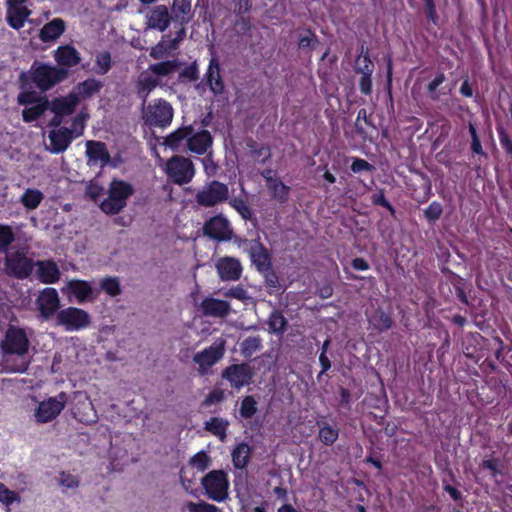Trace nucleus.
<instances>
[{
	"label": "nucleus",
	"instance_id": "e2e57ef3",
	"mask_svg": "<svg viewBox=\"0 0 512 512\" xmlns=\"http://www.w3.org/2000/svg\"><path fill=\"white\" fill-rule=\"evenodd\" d=\"M370 169L371 165L363 159H356L351 165V170L355 173Z\"/></svg>",
	"mask_w": 512,
	"mask_h": 512
},
{
	"label": "nucleus",
	"instance_id": "423d86ee",
	"mask_svg": "<svg viewBox=\"0 0 512 512\" xmlns=\"http://www.w3.org/2000/svg\"><path fill=\"white\" fill-rule=\"evenodd\" d=\"M205 492L213 501L222 502L228 498L229 481L222 470H213L201 479Z\"/></svg>",
	"mask_w": 512,
	"mask_h": 512
},
{
	"label": "nucleus",
	"instance_id": "bb28decb",
	"mask_svg": "<svg viewBox=\"0 0 512 512\" xmlns=\"http://www.w3.org/2000/svg\"><path fill=\"white\" fill-rule=\"evenodd\" d=\"M191 132V126H184L164 138L163 145L172 149L179 150L186 147Z\"/></svg>",
	"mask_w": 512,
	"mask_h": 512
},
{
	"label": "nucleus",
	"instance_id": "5fc2aeb1",
	"mask_svg": "<svg viewBox=\"0 0 512 512\" xmlns=\"http://www.w3.org/2000/svg\"><path fill=\"white\" fill-rule=\"evenodd\" d=\"M69 129L73 132L74 139L80 137L85 129V116L80 114L74 117L72 120V127Z\"/></svg>",
	"mask_w": 512,
	"mask_h": 512
},
{
	"label": "nucleus",
	"instance_id": "0eeeda50",
	"mask_svg": "<svg viewBox=\"0 0 512 512\" xmlns=\"http://www.w3.org/2000/svg\"><path fill=\"white\" fill-rule=\"evenodd\" d=\"M128 199V183L113 180L110 184L108 197L100 204L101 210L106 214H117L126 206Z\"/></svg>",
	"mask_w": 512,
	"mask_h": 512
},
{
	"label": "nucleus",
	"instance_id": "6e6552de",
	"mask_svg": "<svg viewBox=\"0 0 512 512\" xmlns=\"http://www.w3.org/2000/svg\"><path fill=\"white\" fill-rule=\"evenodd\" d=\"M1 346L4 354L23 356L29 350V339L24 329L9 326Z\"/></svg>",
	"mask_w": 512,
	"mask_h": 512
},
{
	"label": "nucleus",
	"instance_id": "603ef678",
	"mask_svg": "<svg viewBox=\"0 0 512 512\" xmlns=\"http://www.w3.org/2000/svg\"><path fill=\"white\" fill-rule=\"evenodd\" d=\"M17 101L20 105H31L34 103H38L40 101V98L35 91L30 90L19 93Z\"/></svg>",
	"mask_w": 512,
	"mask_h": 512
},
{
	"label": "nucleus",
	"instance_id": "7ed1b4c3",
	"mask_svg": "<svg viewBox=\"0 0 512 512\" xmlns=\"http://www.w3.org/2000/svg\"><path fill=\"white\" fill-rule=\"evenodd\" d=\"M164 171L167 177L177 185L190 183L196 172L193 162L182 155H175L168 159Z\"/></svg>",
	"mask_w": 512,
	"mask_h": 512
},
{
	"label": "nucleus",
	"instance_id": "72a5a7b5",
	"mask_svg": "<svg viewBox=\"0 0 512 512\" xmlns=\"http://www.w3.org/2000/svg\"><path fill=\"white\" fill-rule=\"evenodd\" d=\"M103 87V83L94 78H88L77 85L78 94L86 99L98 93Z\"/></svg>",
	"mask_w": 512,
	"mask_h": 512
},
{
	"label": "nucleus",
	"instance_id": "6e6d98bb",
	"mask_svg": "<svg viewBox=\"0 0 512 512\" xmlns=\"http://www.w3.org/2000/svg\"><path fill=\"white\" fill-rule=\"evenodd\" d=\"M230 204L243 219H249L251 217V211L242 199H233Z\"/></svg>",
	"mask_w": 512,
	"mask_h": 512
},
{
	"label": "nucleus",
	"instance_id": "c9c22d12",
	"mask_svg": "<svg viewBox=\"0 0 512 512\" xmlns=\"http://www.w3.org/2000/svg\"><path fill=\"white\" fill-rule=\"evenodd\" d=\"M49 106V102L44 100L42 102L37 103L36 105L25 108L22 111L23 121L26 123H31L39 119L47 110Z\"/></svg>",
	"mask_w": 512,
	"mask_h": 512
},
{
	"label": "nucleus",
	"instance_id": "3c124183",
	"mask_svg": "<svg viewBox=\"0 0 512 512\" xmlns=\"http://www.w3.org/2000/svg\"><path fill=\"white\" fill-rule=\"evenodd\" d=\"M188 512H219L218 507L206 502H189L185 505Z\"/></svg>",
	"mask_w": 512,
	"mask_h": 512
},
{
	"label": "nucleus",
	"instance_id": "de8ad7c7",
	"mask_svg": "<svg viewBox=\"0 0 512 512\" xmlns=\"http://www.w3.org/2000/svg\"><path fill=\"white\" fill-rule=\"evenodd\" d=\"M189 463L193 468L203 472L210 465V457L205 452H199L190 459Z\"/></svg>",
	"mask_w": 512,
	"mask_h": 512
},
{
	"label": "nucleus",
	"instance_id": "09e8293b",
	"mask_svg": "<svg viewBox=\"0 0 512 512\" xmlns=\"http://www.w3.org/2000/svg\"><path fill=\"white\" fill-rule=\"evenodd\" d=\"M0 502L9 506L14 502H20V496L17 492L8 489L0 482Z\"/></svg>",
	"mask_w": 512,
	"mask_h": 512
},
{
	"label": "nucleus",
	"instance_id": "2eb2a0df",
	"mask_svg": "<svg viewBox=\"0 0 512 512\" xmlns=\"http://www.w3.org/2000/svg\"><path fill=\"white\" fill-rule=\"evenodd\" d=\"M87 163L90 166L105 167L111 163V156L104 142L88 140L86 142Z\"/></svg>",
	"mask_w": 512,
	"mask_h": 512
},
{
	"label": "nucleus",
	"instance_id": "393cba45",
	"mask_svg": "<svg viewBox=\"0 0 512 512\" xmlns=\"http://www.w3.org/2000/svg\"><path fill=\"white\" fill-rule=\"evenodd\" d=\"M170 14L165 5L154 7L148 15V26L160 31H164L170 23Z\"/></svg>",
	"mask_w": 512,
	"mask_h": 512
},
{
	"label": "nucleus",
	"instance_id": "4c0bfd02",
	"mask_svg": "<svg viewBox=\"0 0 512 512\" xmlns=\"http://www.w3.org/2000/svg\"><path fill=\"white\" fill-rule=\"evenodd\" d=\"M180 66V63L176 60H168L160 63H156L150 66L149 70L153 74L159 76H167L175 72Z\"/></svg>",
	"mask_w": 512,
	"mask_h": 512
},
{
	"label": "nucleus",
	"instance_id": "37998d69",
	"mask_svg": "<svg viewBox=\"0 0 512 512\" xmlns=\"http://www.w3.org/2000/svg\"><path fill=\"white\" fill-rule=\"evenodd\" d=\"M100 288L109 296L116 297L120 295V283L116 277H105L100 282Z\"/></svg>",
	"mask_w": 512,
	"mask_h": 512
},
{
	"label": "nucleus",
	"instance_id": "39448f33",
	"mask_svg": "<svg viewBox=\"0 0 512 512\" xmlns=\"http://www.w3.org/2000/svg\"><path fill=\"white\" fill-rule=\"evenodd\" d=\"M35 261L27 257L26 253L20 250L9 253L4 259L5 273L13 278L24 280L31 276Z\"/></svg>",
	"mask_w": 512,
	"mask_h": 512
},
{
	"label": "nucleus",
	"instance_id": "1a4fd4ad",
	"mask_svg": "<svg viewBox=\"0 0 512 512\" xmlns=\"http://www.w3.org/2000/svg\"><path fill=\"white\" fill-rule=\"evenodd\" d=\"M228 194L227 185L219 181H212L197 192L195 199L201 206L212 207L225 201Z\"/></svg>",
	"mask_w": 512,
	"mask_h": 512
},
{
	"label": "nucleus",
	"instance_id": "b1692460",
	"mask_svg": "<svg viewBox=\"0 0 512 512\" xmlns=\"http://www.w3.org/2000/svg\"><path fill=\"white\" fill-rule=\"evenodd\" d=\"M65 28V22L61 18H54L41 28L39 38L45 43L54 41L65 32Z\"/></svg>",
	"mask_w": 512,
	"mask_h": 512
},
{
	"label": "nucleus",
	"instance_id": "a878e982",
	"mask_svg": "<svg viewBox=\"0 0 512 512\" xmlns=\"http://www.w3.org/2000/svg\"><path fill=\"white\" fill-rule=\"evenodd\" d=\"M29 15L30 10L26 6H8L6 20L11 28L19 30L24 26Z\"/></svg>",
	"mask_w": 512,
	"mask_h": 512
},
{
	"label": "nucleus",
	"instance_id": "bf43d9fd",
	"mask_svg": "<svg viewBox=\"0 0 512 512\" xmlns=\"http://www.w3.org/2000/svg\"><path fill=\"white\" fill-rule=\"evenodd\" d=\"M86 193L92 200L97 201V199L103 194V187L95 183H90L86 187Z\"/></svg>",
	"mask_w": 512,
	"mask_h": 512
},
{
	"label": "nucleus",
	"instance_id": "dca6fc26",
	"mask_svg": "<svg viewBox=\"0 0 512 512\" xmlns=\"http://www.w3.org/2000/svg\"><path fill=\"white\" fill-rule=\"evenodd\" d=\"M215 268L222 281H236L242 273L239 260L229 256L219 258L215 263Z\"/></svg>",
	"mask_w": 512,
	"mask_h": 512
},
{
	"label": "nucleus",
	"instance_id": "f257e3e1",
	"mask_svg": "<svg viewBox=\"0 0 512 512\" xmlns=\"http://www.w3.org/2000/svg\"><path fill=\"white\" fill-rule=\"evenodd\" d=\"M67 77V69L35 60L27 72L20 74L19 80L22 87L34 84L40 91L46 92Z\"/></svg>",
	"mask_w": 512,
	"mask_h": 512
},
{
	"label": "nucleus",
	"instance_id": "ddd939ff",
	"mask_svg": "<svg viewBox=\"0 0 512 512\" xmlns=\"http://www.w3.org/2000/svg\"><path fill=\"white\" fill-rule=\"evenodd\" d=\"M222 377L229 381L231 387L239 390L251 382L253 371L247 364H234L223 371Z\"/></svg>",
	"mask_w": 512,
	"mask_h": 512
},
{
	"label": "nucleus",
	"instance_id": "338daca9",
	"mask_svg": "<svg viewBox=\"0 0 512 512\" xmlns=\"http://www.w3.org/2000/svg\"><path fill=\"white\" fill-rule=\"evenodd\" d=\"M222 399H223V392L213 391L208 395V397L206 399V403L207 404H215V403H219L220 401H222Z\"/></svg>",
	"mask_w": 512,
	"mask_h": 512
},
{
	"label": "nucleus",
	"instance_id": "79ce46f5",
	"mask_svg": "<svg viewBox=\"0 0 512 512\" xmlns=\"http://www.w3.org/2000/svg\"><path fill=\"white\" fill-rule=\"evenodd\" d=\"M111 69V55L109 52L104 51L96 55L94 72L99 75H104Z\"/></svg>",
	"mask_w": 512,
	"mask_h": 512
},
{
	"label": "nucleus",
	"instance_id": "2f4dec72",
	"mask_svg": "<svg viewBox=\"0 0 512 512\" xmlns=\"http://www.w3.org/2000/svg\"><path fill=\"white\" fill-rule=\"evenodd\" d=\"M250 256L253 263L260 271H268L269 259L268 255L262 245L253 243L250 246Z\"/></svg>",
	"mask_w": 512,
	"mask_h": 512
},
{
	"label": "nucleus",
	"instance_id": "20e7f679",
	"mask_svg": "<svg viewBox=\"0 0 512 512\" xmlns=\"http://www.w3.org/2000/svg\"><path fill=\"white\" fill-rule=\"evenodd\" d=\"M55 321L67 332L81 331L91 325V316L81 308L69 306L57 312Z\"/></svg>",
	"mask_w": 512,
	"mask_h": 512
},
{
	"label": "nucleus",
	"instance_id": "9b49d317",
	"mask_svg": "<svg viewBox=\"0 0 512 512\" xmlns=\"http://www.w3.org/2000/svg\"><path fill=\"white\" fill-rule=\"evenodd\" d=\"M173 115V108L167 101L157 100L147 107L144 119L150 125L165 127L171 123Z\"/></svg>",
	"mask_w": 512,
	"mask_h": 512
},
{
	"label": "nucleus",
	"instance_id": "c756f323",
	"mask_svg": "<svg viewBox=\"0 0 512 512\" xmlns=\"http://www.w3.org/2000/svg\"><path fill=\"white\" fill-rule=\"evenodd\" d=\"M233 465L237 469L245 468L250 460L251 448L247 443H239L231 452Z\"/></svg>",
	"mask_w": 512,
	"mask_h": 512
},
{
	"label": "nucleus",
	"instance_id": "49530a36",
	"mask_svg": "<svg viewBox=\"0 0 512 512\" xmlns=\"http://www.w3.org/2000/svg\"><path fill=\"white\" fill-rule=\"evenodd\" d=\"M257 411V403L252 396H246L240 406V415L243 418H251Z\"/></svg>",
	"mask_w": 512,
	"mask_h": 512
},
{
	"label": "nucleus",
	"instance_id": "6ab92c4d",
	"mask_svg": "<svg viewBox=\"0 0 512 512\" xmlns=\"http://www.w3.org/2000/svg\"><path fill=\"white\" fill-rule=\"evenodd\" d=\"M204 232L213 239L226 240L230 238L232 230L226 218L215 216L205 224Z\"/></svg>",
	"mask_w": 512,
	"mask_h": 512
},
{
	"label": "nucleus",
	"instance_id": "a19ab883",
	"mask_svg": "<svg viewBox=\"0 0 512 512\" xmlns=\"http://www.w3.org/2000/svg\"><path fill=\"white\" fill-rule=\"evenodd\" d=\"M261 348V339L258 336H250L242 341L240 350L244 357H251Z\"/></svg>",
	"mask_w": 512,
	"mask_h": 512
},
{
	"label": "nucleus",
	"instance_id": "680f3d73",
	"mask_svg": "<svg viewBox=\"0 0 512 512\" xmlns=\"http://www.w3.org/2000/svg\"><path fill=\"white\" fill-rule=\"evenodd\" d=\"M225 296L236 298L242 301L248 299L247 292L241 287H233L229 289L228 291L225 292Z\"/></svg>",
	"mask_w": 512,
	"mask_h": 512
},
{
	"label": "nucleus",
	"instance_id": "a211bd4d",
	"mask_svg": "<svg viewBox=\"0 0 512 512\" xmlns=\"http://www.w3.org/2000/svg\"><path fill=\"white\" fill-rule=\"evenodd\" d=\"M36 278L43 284H54L60 280L61 272L52 259L35 261Z\"/></svg>",
	"mask_w": 512,
	"mask_h": 512
},
{
	"label": "nucleus",
	"instance_id": "c03bdc74",
	"mask_svg": "<svg viewBox=\"0 0 512 512\" xmlns=\"http://www.w3.org/2000/svg\"><path fill=\"white\" fill-rule=\"evenodd\" d=\"M14 240L12 228L9 225L0 224V252H6Z\"/></svg>",
	"mask_w": 512,
	"mask_h": 512
},
{
	"label": "nucleus",
	"instance_id": "4d7b16f0",
	"mask_svg": "<svg viewBox=\"0 0 512 512\" xmlns=\"http://www.w3.org/2000/svg\"><path fill=\"white\" fill-rule=\"evenodd\" d=\"M442 214V207L439 203L433 202L425 210V216L430 221L437 220Z\"/></svg>",
	"mask_w": 512,
	"mask_h": 512
},
{
	"label": "nucleus",
	"instance_id": "a18cd8bd",
	"mask_svg": "<svg viewBox=\"0 0 512 512\" xmlns=\"http://www.w3.org/2000/svg\"><path fill=\"white\" fill-rule=\"evenodd\" d=\"M370 323L379 331L387 330L392 325L390 317L383 311H376L371 316Z\"/></svg>",
	"mask_w": 512,
	"mask_h": 512
},
{
	"label": "nucleus",
	"instance_id": "0e129e2a",
	"mask_svg": "<svg viewBox=\"0 0 512 512\" xmlns=\"http://www.w3.org/2000/svg\"><path fill=\"white\" fill-rule=\"evenodd\" d=\"M481 466L484 469L489 470L491 472L492 476H495L499 472L498 471V463L496 460H484L482 462Z\"/></svg>",
	"mask_w": 512,
	"mask_h": 512
},
{
	"label": "nucleus",
	"instance_id": "f3484780",
	"mask_svg": "<svg viewBox=\"0 0 512 512\" xmlns=\"http://www.w3.org/2000/svg\"><path fill=\"white\" fill-rule=\"evenodd\" d=\"M48 137L50 146L47 149L53 154L65 152L74 140L73 132L67 127L51 130Z\"/></svg>",
	"mask_w": 512,
	"mask_h": 512
},
{
	"label": "nucleus",
	"instance_id": "8fccbe9b",
	"mask_svg": "<svg viewBox=\"0 0 512 512\" xmlns=\"http://www.w3.org/2000/svg\"><path fill=\"white\" fill-rule=\"evenodd\" d=\"M286 326L284 316L279 312H273L269 318V328L274 333H281Z\"/></svg>",
	"mask_w": 512,
	"mask_h": 512
},
{
	"label": "nucleus",
	"instance_id": "412c9836",
	"mask_svg": "<svg viewBox=\"0 0 512 512\" xmlns=\"http://www.w3.org/2000/svg\"><path fill=\"white\" fill-rule=\"evenodd\" d=\"M79 98L76 94L70 93L65 97L54 98L50 103V110L59 117L68 116L74 113Z\"/></svg>",
	"mask_w": 512,
	"mask_h": 512
},
{
	"label": "nucleus",
	"instance_id": "13d9d810",
	"mask_svg": "<svg viewBox=\"0 0 512 512\" xmlns=\"http://www.w3.org/2000/svg\"><path fill=\"white\" fill-rule=\"evenodd\" d=\"M469 132H470L471 138H472L471 148H472L473 152L476 154H482V146H481L479 137L477 135L475 127L471 123L469 124Z\"/></svg>",
	"mask_w": 512,
	"mask_h": 512
},
{
	"label": "nucleus",
	"instance_id": "aec40b11",
	"mask_svg": "<svg viewBox=\"0 0 512 512\" xmlns=\"http://www.w3.org/2000/svg\"><path fill=\"white\" fill-rule=\"evenodd\" d=\"M54 59L60 68H71L81 62L80 53L70 45H61L54 51Z\"/></svg>",
	"mask_w": 512,
	"mask_h": 512
},
{
	"label": "nucleus",
	"instance_id": "f8f14e48",
	"mask_svg": "<svg viewBox=\"0 0 512 512\" xmlns=\"http://www.w3.org/2000/svg\"><path fill=\"white\" fill-rule=\"evenodd\" d=\"M36 304L40 315L45 320H49L54 315L56 316L57 312L61 310L58 292L52 287L44 288L39 293Z\"/></svg>",
	"mask_w": 512,
	"mask_h": 512
},
{
	"label": "nucleus",
	"instance_id": "7c9ffc66",
	"mask_svg": "<svg viewBox=\"0 0 512 512\" xmlns=\"http://www.w3.org/2000/svg\"><path fill=\"white\" fill-rule=\"evenodd\" d=\"M207 81L209 83L210 89L214 93L218 94L223 91L224 85L220 76L219 64L215 59L210 61L207 71Z\"/></svg>",
	"mask_w": 512,
	"mask_h": 512
},
{
	"label": "nucleus",
	"instance_id": "473e14b6",
	"mask_svg": "<svg viewBox=\"0 0 512 512\" xmlns=\"http://www.w3.org/2000/svg\"><path fill=\"white\" fill-rule=\"evenodd\" d=\"M228 425V421L219 417H212L205 423V429L218 437L221 441H224L226 439V430Z\"/></svg>",
	"mask_w": 512,
	"mask_h": 512
},
{
	"label": "nucleus",
	"instance_id": "58836bf2",
	"mask_svg": "<svg viewBox=\"0 0 512 512\" xmlns=\"http://www.w3.org/2000/svg\"><path fill=\"white\" fill-rule=\"evenodd\" d=\"M191 11V0H174L172 13L176 20H180L181 24L188 20Z\"/></svg>",
	"mask_w": 512,
	"mask_h": 512
},
{
	"label": "nucleus",
	"instance_id": "052dcab7",
	"mask_svg": "<svg viewBox=\"0 0 512 512\" xmlns=\"http://www.w3.org/2000/svg\"><path fill=\"white\" fill-rule=\"evenodd\" d=\"M61 484L66 488H75L79 485L78 479L70 473H61Z\"/></svg>",
	"mask_w": 512,
	"mask_h": 512
},
{
	"label": "nucleus",
	"instance_id": "5701e85b",
	"mask_svg": "<svg viewBox=\"0 0 512 512\" xmlns=\"http://www.w3.org/2000/svg\"><path fill=\"white\" fill-rule=\"evenodd\" d=\"M212 138L208 131H194L191 127L190 136L187 143V148L196 154H203L206 152L207 148L211 145Z\"/></svg>",
	"mask_w": 512,
	"mask_h": 512
},
{
	"label": "nucleus",
	"instance_id": "cd10ccee",
	"mask_svg": "<svg viewBox=\"0 0 512 512\" xmlns=\"http://www.w3.org/2000/svg\"><path fill=\"white\" fill-rule=\"evenodd\" d=\"M266 186L275 200L281 203H284L288 200L290 189L278 178L273 176H266Z\"/></svg>",
	"mask_w": 512,
	"mask_h": 512
},
{
	"label": "nucleus",
	"instance_id": "864d4df0",
	"mask_svg": "<svg viewBox=\"0 0 512 512\" xmlns=\"http://www.w3.org/2000/svg\"><path fill=\"white\" fill-rule=\"evenodd\" d=\"M357 65H358L357 70L362 75H371L372 74L374 65L367 55H364L363 57H359L357 59Z\"/></svg>",
	"mask_w": 512,
	"mask_h": 512
},
{
	"label": "nucleus",
	"instance_id": "ea45409f",
	"mask_svg": "<svg viewBox=\"0 0 512 512\" xmlns=\"http://www.w3.org/2000/svg\"><path fill=\"white\" fill-rule=\"evenodd\" d=\"M139 84L141 86L139 93L141 97L146 98L151 89L159 84L158 76L152 72H144L140 76Z\"/></svg>",
	"mask_w": 512,
	"mask_h": 512
},
{
	"label": "nucleus",
	"instance_id": "c85d7f7f",
	"mask_svg": "<svg viewBox=\"0 0 512 512\" xmlns=\"http://www.w3.org/2000/svg\"><path fill=\"white\" fill-rule=\"evenodd\" d=\"M176 50L175 42L170 41V36H165L158 44L151 48L150 56L160 60L174 56Z\"/></svg>",
	"mask_w": 512,
	"mask_h": 512
},
{
	"label": "nucleus",
	"instance_id": "69168bd1",
	"mask_svg": "<svg viewBox=\"0 0 512 512\" xmlns=\"http://www.w3.org/2000/svg\"><path fill=\"white\" fill-rule=\"evenodd\" d=\"M371 75H362L360 79V89L363 93L368 94L371 91Z\"/></svg>",
	"mask_w": 512,
	"mask_h": 512
},
{
	"label": "nucleus",
	"instance_id": "4468645a",
	"mask_svg": "<svg viewBox=\"0 0 512 512\" xmlns=\"http://www.w3.org/2000/svg\"><path fill=\"white\" fill-rule=\"evenodd\" d=\"M66 290L76 298L77 303L94 302L97 299L98 291L94 290L86 280L72 279L67 282Z\"/></svg>",
	"mask_w": 512,
	"mask_h": 512
},
{
	"label": "nucleus",
	"instance_id": "f03ea898",
	"mask_svg": "<svg viewBox=\"0 0 512 512\" xmlns=\"http://www.w3.org/2000/svg\"><path fill=\"white\" fill-rule=\"evenodd\" d=\"M224 339H217L212 345L194 353L192 362L199 375L205 376L211 373L212 367L217 364L225 353Z\"/></svg>",
	"mask_w": 512,
	"mask_h": 512
},
{
	"label": "nucleus",
	"instance_id": "4be33fe9",
	"mask_svg": "<svg viewBox=\"0 0 512 512\" xmlns=\"http://www.w3.org/2000/svg\"><path fill=\"white\" fill-rule=\"evenodd\" d=\"M200 309L206 316L222 318L229 314L231 307L224 300L207 297L201 302Z\"/></svg>",
	"mask_w": 512,
	"mask_h": 512
},
{
	"label": "nucleus",
	"instance_id": "9d476101",
	"mask_svg": "<svg viewBox=\"0 0 512 512\" xmlns=\"http://www.w3.org/2000/svg\"><path fill=\"white\" fill-rule=\"evenodd\" d=\"M67 401V394L60 392L56 397H50L39 403L35 418L38 423H48L54 420L64 409Z\"/></svg>",
	"mask_w": 512,
	"mask_h": 512
},
{
	"label": "nucleus",
	"instance_id": "f704fd0d",
	"mask_svg": "<svg viewBox=\"0 0 512 512\" xmlns=\"http://www.w3.org/2000/svg\"><path fill=\"white\" fill-rule=\"evenodd\" d=\"M43 198L44 195L40 190L28 188L21 196V203L28 210H34L41 204Z\"/></svg>",
	"mask_w": 512,
	"mask_h": 512
},
{
	"label": "nucleus",
	"instance_id": "e433bc0d",
	"mask_svg": "<svg viewBox=\"0 0 512 512\" xmlns=\"http://www.w3.org/2000/svg\"><path fill=\"white\" fill-rule=\"evenodd\" d=\"M318 426H319L318 437H319L320 441L328 446L334 444L339 436L338 429L335 427H332L331 425H329L327 423L318 422Z\"/></svg>",
	"mask_w": 512,
	"mask_h": 512
},
{
	"label": "nucleus",
	"instance_id": "774afa93",
	"mask_svg": "<svg viewBox=\"0 0 512 512\" xmlns=\"http://www.w3.org/2000/svg\"><path fill=\"white\" fill-rule=\"evenodd\" d=\"M352 266L354 269L359 270V271H365L369 268L368 263L362 258H355L352 261Z\"/></svg>",
	"mask_w": 512,
	"mask_h": 512
}]
</instances>
